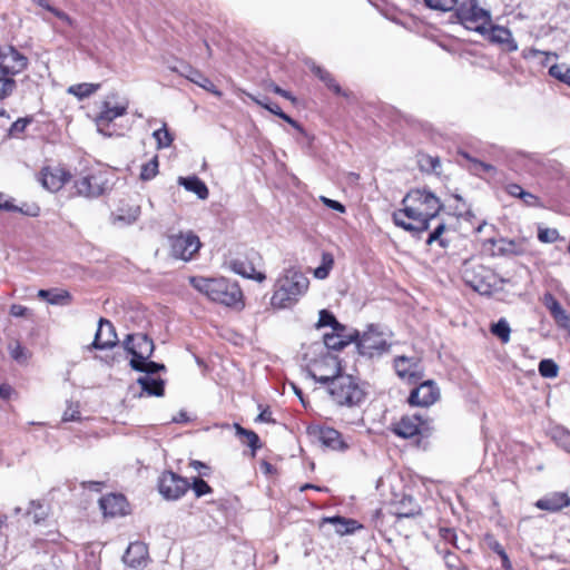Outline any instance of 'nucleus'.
Masks as SVG:
<instances>
[{
  "label": "nucleus",
  "mask_w": 570,
  "mask_h": 570,
  "mask_svg": "<svg viewBox=\"0 0 570 570\" xmlns=\"http://www.w3.org/2000/svg\"><path fill=\"white\" fill-rule=\"evenodd\" d=\"M443 205L439 197L424 188H414L402 199V208L392 213L393 223L412 234H421L429 229Z\"/></svg>",
  "instance_id": "1"
},
{
  "label": "nucleus",
  "mask_w": 570,
  "mask_h": 570,
  "mask_svg": "<svg viewBox=\"0 0 570 570\" xmlns=\"http://www.w3.org/2000/svg\"><path fill=\"white\" fill-rule=\"evenodd\" d=\"M309 288L307 276L295 267L284 269L273 284L269 306L274 311L291 309Z\"/></svg>",
  "instance_id": "2"
},
{
  "label": "nucleus",
  "mask_w": 570,
  "mask_h": 570,
  "mask_svg": "<svg viewBox=\"0 0 570 570\" xmlns=\"http://www.w3.org/2000/svg\"><path fill=\"white\" fill-rule=\"evenodd\" d=\"M189 284L212 302L229 307L243 305V291L237 282L229 278L190 276Z\"/></svg>",
  "instance_id": "3"
},
{
  "label": "nucleus",
  "mask_w": 570,
  "mask_h": 570,
  "mask_svg": "<svg viewBox=\"0 0 570 570\" xmlns=\"http://www.w3.org/2000/svg\"><path fill=\"white\" fill-rule=\"evenodd\" d=\"M455 16L468 30L480 33L491 43L499 42V27L492 22L490 11L480 7L478 0H462L455 7Z\"/></svg>",
  "instance_id": "4"
},
{
  "label": "nucleus",
  "mask_w": 570,
  "mask_h": 570,
  "mask_svg": "<svg viewBox=\"0 0 570 570\" xmlns=\"http://www.w3.org/2000/svg\"><path fill=\"white\" fill-rule=\"evenodd\" d=\"M303 361L309 375L326 387L342 373L341 361L321 343H313L303 347Z\"/></svg>",
  "instance_id": "5"
},
{
  "label": "nucleus",
  "mask_w": 570,
  "mask_h": 570,
  "mask_svg": "<svg viewBox=\"0 0 570 570\" xmlns=\"http://www.w3.org/2000/svg\"><path fill=\"white\" fill-rule=\"evenodd\" d=\"M332 401L338 406L348 409L361 406L366 397V383L358 376L341 373L327 386Z\"/></svg>",
  "instance_id": "6"
},
{
  "label": "nucleus",
  "mask_w": 570,
  "mask_h": 570,
  "mask_svg": "<svg viewBox=\"0 0 570 570\" xmlns=\"http://www.w3.org/2000/svg\"><path fill=\"white\" fill-rule=\"evenodd\" d=\"M129 101L120 98L118 94H109L97 104V111L92 118L98 132L112 137L121 136L115 120L128 114Z\"/></svg>",
  "instance_id": "7"
},
{
  "label": "nucleus",
  "mask_w": 570,
  "mask_h": 570,
  "mask_svg": "<svg viewBox=\"0 0 570 570\" xmlns=\"http://www.w3.org/2000/svg\"><path fill=\"white\" fill-rule=\"evenodd\" d=\"M390 430L394 435L404 440H412L416 446H420L434 432L433 419L419 412L406 413L392 422Z\"/></svg>",
  "instance_id": "8"
},
{
  "label": "nucleus",
  "mask_w": 570,
  "mask_h": 570,
  "mask_svg": "<svg viewBox=\"0 0 570 570\" xmlns=\"http://www.w3.org/2000/svg\"><path fill=\"white\" fill-rule=\"evenodd\" d=\"M263 265L262 254L253 247L239 245L229 254V268L235 274L259 284L267 279L266 272L261 268Z\"/></svg>",
  "instance_id": "9"
},
{
  "label": "nucleus",
  "mask_w": 570,
  "mask_h": 570,
  "mask_svg": "<svg viewBox=\"0 0 570 570\" xmlns=\"http://www.w3.org/2000/svg\"><path fill=\"white\" fill-rule=\"evenodd\" d=\"M72 195L95 198L110 188V173L100 165L85 167L73 180Z\"/></svg>",
  "instance_id": "10"
},
{
  "label": "nucleus",
  "mask_w": 570,
  "mask_h": 570,
  "mask_svg": "<svg viewBox=\"0 0 570 570\" xmlns=\"http://www.w3.org/2000/svg\"><path fill=\"white\" fill-rule=\"evenodd\" d=\"M170 255L188 262L195 257L202 247L199 237L191 230L168 235Z\"/></svg>",
  "instance_id": "11"
},
{
  "label": "nucleus",
  "mask_w": 570,
  "mask_h": 570,
  "mask_svg": "<svg viewBox=\"0 0 570 570\" xmlns=\"http://www.w3.org/2000/svg\"><path fill=\"white\" fill-rule=\"evenodd\" d=\"M464 277L466 284L482 295H491L497 288V274L483 265L474 266L472 271L465 269Z\"/></svg>",
  "instance_id": "12"
},
{
  "label": "nucleus",
  "mask_w": 570,
  "mask_h": 570,
  "mask_svg": "<svg viewBox=\"0 0 570 570\" xmlns=\"http://www.w3.org/2000/svg\"><path fill=\"white\" fill-rule=\"evenodd\" d=\"M406 402L412 407H430L435 404L441 396L440 389L433 380L420 381L413 384Z\"/></svg>",
  "instance_id": "13"
},
{
  "label": "nucleus",
  "mask_w": 570,
  "mask_h": 570,
  "mask_svg": "<svg viewBox=\"0 0 570 570\" xmlns=\"http://www.w3.org/2000/svg\"><path fill=\"white\" fill-rule=\"evenodd\" d=\"M29 65L28 58L11 45L0 46V75L14 76L21 73Z\"/></svg>",
  "instance_id": "14"
},
{
  "label": "nucleus",
  "mask_w": 570,
  "mask_h": 570,
  "mask_svg": "<svg viewBox=\"0 0 570 570\" xmlns=\"http://www.w3.org/2000/svg\"><path fill=\"white\" fill-rule=\"evenodd\" d=\"M158 491L167 501L179 500L190 488L186 478L171 471H165L158 479Z\"/></svg>",
  "instance_id": "15"
},
{
  "label": "nucleus",
  "mask_w": 570,
  "mask_h": 570,
  "mask_svg": "<svg viewBox=\"0 0 570 570\" xmlns=\"http://www.w3.org/2000/svg\"><path fill=\"white\" fill-rule=\"evenodd\" d=\"M360 354L368 357L381 355L390 347L383 334L370 327L355 341Z\"/></svg>",
  "instance_id": "16"
},
{
  "label": "nucleus",
  "mask_w": 570,
  "mask_h": 570,
  "mask_svg": "<svg viewBox=\"0 0 570 570\" xmlns=\"http://www.w3.org/2000/svg\"><path fill=\"white\" fill-rule=\"evenodd\" d=\"M396 375L409 384H417L424 376L421 360L417 357L396 356L393 361Z\"/></svg>",
  "instance_id": "17"
},
{
  "label": "nucleus",
  "mask_w": 570,
  "mask_h": 570,
  "mask_svg": "<svg viewBox=\"0 0 570 570\" xmlns=\"http://www.w3.org/2000/svg\"><path fill=\"white\" fill-rule=\"evenodd\" d=\"M124 347L136 361L149 360L155 350L154 341L144 333L127 335Z\"/></svg>",
  "instance_id": "18"
},
{
  "label": "nucleus",
  "mask_w": 570,
  "mask_h": 570,
  "mask_svg": "<svg viewBox=\"0 0 570 570\" xmlns=\"http://www.w3.org/2000/svg\"><path fill=\"white\" fill-rule=\"evenodd\" d=\"M358 337V332L340 324L323 336L324 348L341 351Z\"/></svg>",
  "instance_id": "19"
},
{
  "label": "nucleus",
  "mask_w": 570,
  "mask_h": 570,
  "mask_svg": "<svg viewBox=\"0 0 570 570\" xmlns=\"http://www.w3.org/2000/svg\"><path fill=\"white\" fill-rule=\"evenodd\" d=\"M71 178V174L60 166H45L40 171L41 185L50 190L58 191Z\"/></svg>",
  "instance_id": "20"
},
{
  "label": "nucleus",
  "mask_w": 570,
  "mask_h": 570,
  "mask_svg": "<svg viewBox=\"0 0 570 570\" xmlns=\"http://www.w3.org/2000/svg\"><path fill=\"white\" fill-rule=\"evenodd\" d=\"M117 343L118 336L114 324L109 320L101 317L98 323L95 338L88 347L95 350H108L115 347Z\"/></svg>",
  "instance_id": "21"
},
{
  "label": "nucleus",
  "mask_w": 570,
  "mask_h": 570,
  "mask_svg": "<svg viewBox=\"0 0 570 570\" xmlns=\"http://www.w3.org/2000/svg\"><path fill=\"white\" fill-rule=\"evenodd\" d=\"M391 505L397 518H415L422 513L421 505L409 494L395 495Z\"/></svg>",
  "instance_id": "22"
},
{
  "label": "nucleus",
  "mask_w": 570,
  "mask_h": 570,
  "mask_svg": "<svg viewBox=\"0 0 570 570\" xmlns=\"http://www.w3.org/2000/svg\"><path fill=\"white\" fill-rule=\"evenodd\" d=\"M318 440L327 449L344 452L350 449V444L337 430L323 426L318 429Z\"/></svg>",
  "instance_id": "23"
},
{
  "label": "nucleus",
  "mask_w": 570,
  "mask_h": 570,
  "mask_svg": "<svg viewBox=\"0 0 570 570\" xmlns=\"http://www.w3.org/2000/svg\"><path fill=\"white\" fill-rule=\"evenodd\" d=\"M105 517H119L127 513L128 503L122 494H109L99 500Z\"/></svg>",
  "instance_id": "24"
},
{
  "label": "nucleus",
  "mask_w": 570,
  "mask_h": 570,
  "mask_svg": "<svg viewBox=\"0 0 570 570\" xmlns=\"http://www.w3.org/2000/svg\"><path fill=\"white\" fill-rule=\"evenodd\" d=\"M543 303L556 324L570 333V314L561 306L558 299L548 293L544 295Z\"/></svg>",
  "instance_id": "25"
},
{
  "label": "nucleus",
  "mask_w": 570,
  "mask_h": 570,
  "mask_svg": "<svg viewBox=\"0 0 570 570\" xmlns=\"http://www.w3.org/2000/svg\"><path fill=\"white\" fill-rule=\"evenodd\" d=\"M148 558V548L142 542H132L128 546L122 561L130 568H139L146 564Z\"/></svg>",
  "instance_id": "26"
},
{
  "label": "nucleus",
  "mask_w": 570,
  "mask_h": 570,
  "mask_svg": "<svg viewBox=\"0 0 570 570\" xmlns=\"http://www.w3.org/2000/svg\"><path fill=\"white\" fill-rule=\"evenodd\" d=\"M476 233V242L481 247V252L483 254L494 256V247L497 245L494 227L492 225L483 223L478 227Z\"/></svg>",
  "instance_id": "27"
},
{
  "label": "nucleus",
  "mask_w": 570,
  "mask_h": 570,
  "mask_svg": "<svg viewBox=\"0 0 570 570\" xmlns=\"http://www.w3.org/2000/svg\"><path fill=\"white\" fill-rule=\"evenodd\" d=\"M233 428L240 443L250 449L252 456L254 458L256 452L263 446L258 434L253 430L243 428L239 423H234Z\"/></svg>",
  "instance_id": "28"
},
{
  "label": "nucleus",
  "mask_w": 570,
  "mask_h": 570,
  "mask_svg": "<svg viewBox=\"0 0 570 570\" xmlns=\"http://www.w3.org/2000/svg\"><path fill=\"white\" fill-rule=\"evenodd\" d=\"M460 163L473 175L476 176H484L489 173H492L495 170V168L482 160H479L472 156H470L465 151H459Z\"/></svg>",
  "instance_id": "29"
},
{
  "label": "nucleus",
  "mask_w": 570,
  "mask_h": 570,
  "mask_svg": "<svg viewBox=\"0 0 570 570\" xmlns=\"http://www.w3.org/2000/svg\"><path fill=\"white\" fill-rule=\"evenodd\" d=\"M140 214V207L137 204H131L121 199L117 208L112 212L115 220L130 224L135 222Z\"/></svg>",
  "instance_id": "30"
},
{
  "label": "nucleus",
  "mask_w": 570,
  "mask_h": 570,
  "mask_svg": "<svg viewBox=\"0 0 570 570\" xmlns=\"http://www.w3.org/2000/svg\"><path fill=\"white\" fill-rule=\"evenodd\" d=\"M37 296L51 305H69L72 301L71 294L61 288L39 289Z\"/></svg>",
  "instance_id": "31"
},
{
  "label": "nucleus",
  "mask_w": 570,
  "mask_h": 570,
  "mask_svg": "<svg viewBox=\"0 0 570 570\" xmlns=\"http://www.w3.org/2000/svg\"><path fill=\"white\" fill-rule=\"evenodd\" d=\"M569 504H570V498L568 497L567 493H563V492H556V493L549 494V495L540 499L535 503V505L539 509L549 510V511H558Z\"/></svg>",
  "instance_id": "32"
},
{
  "label": "nucleus",
  "mask_w": 570,
  "mask_h": 570,
  "mask_svg": "<svg viewBox=\"0 0 570 570\" xmlns=\"http://www.w3.org/2000/svg\"><path fill=\"white\" fill-rule=\"evenodd\" d=\"M178 184L184 186L186 190L196 194L199 199H207L209 196L206 184L197 176L179 177Z\"/></svg>",
  "instance_id": "33"
},
{
  "label": "nucleus",
  "mask_w": 570,
  "mask_h": 570,
  "mask_svg": "<svg viewBox=\"0 0 570 570\" xmlns=\"http://www.w3.org/2000/svg\"><path fill=\"white\" fill-rule=\"evenodd\" d=\"M137 383L141 386L142 391L149 396H164L165 381L163 379H153L149 376H140Z\"/></svg>",
  "instance_id": "34"
},
{
  "label": "nucleus",
  "mask_w": 570,
  "mask_h": 570,
  "mask_svg": "<svg viewBox=\"0 0 570 570\" xmlns=\"http://www.w3.org/2000/svg\"><path fill=\"white\" fill-rule=\"evenodd\" d=\"M324 523H330L333 525L335 533L340 535L350 534L355 531L357 528V522L352 519H345L341 517L325 518L323 519Z\"/></svg>",
  "instance_id": "35"
},
{
  "label": "nucleus",
  "mask_w": 570,
  "mask_h": 570,
  "mask_svg": "<svg viewBox=\"0 0 570 570\" xmlns=\"http://www.w3.org/2000/svg\"><path fill=\"white\" fill-rule=\"evenodd\" d=\"M187 78L190 81H193L194 83H196L199 87H202L205 90H207L208 92H212L213 95H215L217 97H222L223 96L222 91L217 89L215 83L208 77H206L204 73H202L200 71L195 70V69H190V72L187 76Z\"/></svg>",
  "instance_id": "36"
},
{
  "label": "nucleus",
  "mask_w": 570,
  "mask_h": 570,
  "mask_svg": "<svg viewBox=\"0 0 570 570\" xmlns=\"http://www.w3.org/2000/svg\"><path fill=\"white\" fill-rule=\"evenodd\" d=\"M312 71L335 95H344L340 83L328 70L320 66H315Z\"/></svg>",
  "instance_id": "37"
},
{
  "label": "nucleus",
  "mask_w": 570,
  "mask_h": 570,
  "mask_svg": "<svg viewBox=\"0 0 570 570\" xmlns=\"http://www.w3.org/2000/svg\"><path fill=\"white\" fill-rule=\"evenodd\" d=\"M334 256L330 252L322 253V263L318 267H316L313 272V275L317 279H325L328 277L331 271L334 267Z\"/></svg>",
  "instance_id": "38"
},
{
  "label": "nucleus",
  "mask_w": 570,
  "mask_h": 570,
  "mask_svg": "<svg viewBox=\"0 0 570 570\" xmlns=\"http://www.w3.org/2000/svg\"><path fill=\"white\" fill-rule=\"evenodd\" d=\"M129 364L132 370H135L137 372L147 373V374H155V373L166 370L164 364L156 363V362L148 361V360H144V361L130 360Z\"/></svg>",
  "instance_id": "39"
},
{
  "label": "nucleus",
  "mask_w": 570,
  "mask_h": 570,
  "mask_svg": "<svg viewBox=\"0 0 570 570\" xmlns=\"http://www.w3.org/2000/svg\"><path fill=\"white\" fill-rule=\"evenodd\" d=\"M100 88L99 83H76L68 88V94L77 97L78 99H85L95 94Z\"/></svg>",
  "instance_id": "40"
},
{
  "label": "nucleus",
  "mask_w": 570,
  "mask_h": 570,
  "mask_svg": "<svg viewBox=\"0 0 570 570\" xmlns=\"http://www.w3.org/2000/svg\"><path fill=\"white\" fill-rule=\"evenodd\" d=\"M417 164L420 169L425 173L439 174V169L441 168L440 158L428 154L419 155Z\"/></svg>",
  "instance_id": "41"
},
{
  "label": "nucleus",
  "mask_w": 570,
  "mask_h": 570,
  "mask_svg": "<svg viewBox=\"0 0 570 570\" xmlns=\"http://www.w3.org/2000/svg\"><path fill=\"white\" fill-rule=\"evenodd\" d=\"M159 173V159L155 155L149 161L141 165L139 178L144 181L155 178Z\"/></svg>",
  "instance_id": "42"
},
{
  "label": "nucleus",
  "mask_w": 570,
  "mask_h": 570,
  "mask_svg": "<svg viewBox=\"0 0 570 570\" xmlns=\"http://www.w3.org/2000/svg\"><path fill=\"white\" fill-rule=\"evenodd\" d=\"M525 253V239L505 240L501 238V254L522 255Z\"/></svg>",
  "instance_id": "43"
},
{
  "label": "nucleus",
  "mask_w": 570,
  "mask_h": 570,
  "mask_svg": "<svg viewBox=\"0 0 570 570\" xmlns=\"http://www.w3.org/2000/svg\"><path fill=\"white\" fill-rule=\"evenodd\" d=\"M538 370L540 375L547 379H554L559 374V366L551 358L540 361Z\"/></svg>",
  "instance_id": "44"
},
{
  "label": "nucleus",
  "mask_w": 570,
  "mask_h": 570,
  "mask_svg": "<svg viewBox=\"0 0 570 570\" xmlns=\"http://www.w3.org/2000/svg\"><path fill=\"white\" fill-rule=\"evenodd\" d=\"M153 136L156 139L157 147L159 149L169 147L174 141V137L169 132L166 124H164V126L161 128L155 130Z\"/></svg>",
  "instance_id": "45"
},
{
  "label": "nucleus",
  "mask_w": 570,
  "mask_h": 570,
  "mask_svg": "<svg viewBox=\"0 0 570 570\" xmlns=\"http://www.w3.org/2000/svg\"><path fill=\"white\" fill-rule=\"evenodd\" d=\"M446 230V226L444 224H439L428 236L426 245L431 246L434 243H438L441 248H445L448 246V240L443 238V234Z\"/></svg>",
  "instance_id": "46"
},
{
  "label": "nucleus",
  "mask_w": 570,
  "mask_h": 570,
  "mask_svg": "<svg viewBox=\"0 0 570 570\" xmlns=\"http://www.w3.org/2000/svg\"><path fill=\"white\" fill-rule=\"evenodd\" d=\"M17 88V81L10 76L0 75V100L11 96Z\"/></svg>",
  "instance_id": "47"
},
{
  "label": "nucleus",
  "mask_w": 570,
  "mask_h": 570,
  "mask_svg": "<svg viewBox=\"0 0 570 570\" xmlns=\"http://www.w3.org/2000/svg\"><path fill=\"white\" fill-rule=\"evenodd\" d=\"M27 515L31 517L35 523H39L47 518L48 513L41 503L30 501Z\"/></svg>",
  "instance_id": "48"
},
{
  "label": "nucleus",
  "mask_w": 570,
  "mask_h": 570,
  "mask_svg": "<svg viewBox=\"0 0 570 570\" xmlns=\"http://www.w3.org/2000/svg\"><path fill=\"white\" fill-rule=\"evenodd\" d=\"M341 323L336 320L334 314L327 309L320 311L318 321L316 323V327H331L333 330L334 327L338 326Z\"/></svg>",
  "instance_id": "49"
},
{
  "label": "nucleus",
  "mask_w": 570,
  "mask_h": 570,
  "mask_svg": "<svg viewBox=\"0 0 570 570\" xmlns=\"http://www.w3.org/2000/svg\"><path fill=\"white\" fill-rule=\"evenodd\" d=\"M424 3L433 10L446 12L455 9L459 0H424Z\"/></svg>",
  "instance_id": "50"
},
{
  "label": "nucleus",
  "mask_w": 570,
  "mask_h": 570,
  "mask_svg": "<svg viewBox=\"0 0 570 570\" xmlns=\"http://www.w3.org/2000/svg\"><path fill=\"white\" fill-rule=\"evenodd\" d=\"M549 73L558 80L570 86V68L563 66L553 65L549 69Z\"/></svg>",
  "instance_id": "51"
},
{
  "label": "nucleus",
  "mask_w": 570,
  "mask_h": 570,
  "mask_svg": "<svg viewBox=\"0 0 570 570\" xmlns=\"http://www.w3.org/2000/svg\"><path fill=\"white\" fill-rule=\"evenodd\" d=\"M80 405L79 403H69L67 405V409L63 412L62 421L63 422H73V421H80Z\"/></svg>",
  "instance_id": "52"
},
{
  "label": "nucleus",
  "mask_w": 570,
  "mask_h": 570,
  "mask_svg": "<svg viewBox=\"0 0 570 570\" xmlns=\"http://www.w3.org/2000/svg\"><path fill=\"white\" fill-rule=\"evenodd\" d=\"M559 237V232L556 228H539L538 230V239L544 244L554 243Z\"/></svg>",
  "instance_id": "53"
},
{
  "label": "nucleus",
  "mask_w": 570,
  "mask_h": 570,
  "mask_svg": "<svg viewBox=\"0 0 570 570\" xmlns=\"http://www.w3.org/2000/svg\"><path fill=\"white\" fill-rule=\"evenodd\" d=\"M518 49L517 42L511 38V32L501 27V50L514 51Z\"/></svg>",
  "instance_id": "54"
},
{
  "label": "nucleus",
  "mask_w": 570,
  "mask_h": 570,
  "mask_svg": "<svg viewBox=\"0 0 570 570\" xmlns=\"http://www.w3.org/2000/svg\"><path fill=\"white\" fill-rule=\"evenodd\" d=\"M190 488L194 490L195 495L197 498H200L212 492V488L207 484V482L199 478L194 479V482L190 484Z\"/></svg>",
  "instance_id": "55"
},
{
  "label": "nucleus",
  "mask_w": 570,
  "mask_h": 570,
  "mask_svg": "<svg viewBox=\"0 0 570 570\" xmlns=\"http://www.w3.org/2000/svg\"><path fill=\"white\" fill-rule=\"evenodd\" d=\"M438 551H439L440 554L443 556L445 564L449 567L450 570H458L459 569L458 558H456L455 554H453L452 552L448 551L446 549H441L439 546H438Z\"/></svg>",
  "instance_id": "56"
},
{
  "label": "nucleus",
  "mask_w": 570,
  "mask_h": 570,
  "mask_svg": "<svg viewBox=\"0 0 570 570\" xmlns=\"http://www.w3.org/2000/svg\"><path fill=\"white\" fill-rule=\"evenodd\" d=\"M259 407L262 410H261V413L256 416L255 422L256 423L274 424L276 421L273 417V413H272L269 406L262 407V405H259Z\"/></svg>",
  "instance_id": "57"
},
{
  "label": "nucleus",
  "mask_w": 570,
  "mask_h": 570,
  "mask_svg": "<svg viewBox=\"0 0 570 570\" xmlns=\"http://www.w3.org/2000/svg\"><path fill=\"white\" fill-rule=\"evenodd\" d=\"M32 121V118H19L10 127V134L16 135L23 132L27 126Z\"/></svg>",
  "instance_id": "58"
},
{
  "label": "nucleus",
  "mask_w": 570,
  "mask_h": 570,
  "mask_svg": "<svg viewBox=\"0 0 570 570\" xmlns=\"http://www.w3.org/2000/svg\"><path fill=\"white\" fill-rule=\"evenodd\" d=\"M440 534H441V538L444 541V543H451L455 548H458V549L460 548V546L458 544V535L453 530L441 529Z\"/></svg>",
  "instance_id": "59"
},
{
  "label": "nucleus",
  "mask_w": 570,
  "mask_h": 570,
  "mask_svg": "<svg viewBox=\"0 0 570 570\" xmlns=\"http://www.w3.org/2000/svg\"><path fill=\"white\" fill-rule=\"evenodd\" d=\"M520 199L523 202V204L525 206H529V207H541L542 206L541 200L538 196H535L529 191H525V190H524L522 197H520Z\"/></svg>",
  "instance_id": "60"
},
{
  "label": "nucleus",
  "mask_w": 570,
  "mask_h": 570,
  "mask_svg": "<svg viewBox=\"0 0 570 570\" xmlns=\"http://www.w3.org/2000/svg\"><path fill=\"white\" fill-rule=\"evenodd\" d=\"M10 355L16 361H22L26 358V351L24 347L19 343L16 342L13 345H10Z\"/></svg>",
  "instance_id": "61"
},
{
  "label": "nucleus",
  "mask_w": 570,
  "mask_h": 570,
  "mask_svg": "<svg viewBox=\"0 0 570 570\" xmlns=\"http://www.w3.org/2000/svg\"><path fill=\"white\" fill-rule=\"evenodd\" d=\"M321 202H322L326 207H328V208H331V209H334V210H336V212H338V213H345V210H346L345 206H344L342 203H340V202H337V200H334V199H331V198H327V197H325V196H322V197H321Z\"/></svg>",
  "instance_id": "62"
},
{
  "label": "nucleus",
  "mask_w": 570,
  "mask_h": 570,
  "mask_svg": "<svg viewBox=\"0 0 570 570\" xmlns=\"http://www.w3.org/2000/svg\"><path fill=\"white\" fill-rule=\"evenodd\" d=\"M272 90H273V92H275L276 95H278V96H281V97H283V98H285V99L289 100V101H291L292 104H294V105L297 102V98H296L295 96H293L291 91H287V90H285V89L281 88V87H279V86H277V85H273Z\"/></svg>",
  "instance_id": "63"
},
{
  "label": "nucleus",
  "mask_w": 570,
  "mask_h": 570,
  "mask_svg": "<svg viewBox=\"0 0 570 570\" xmlns=\"http://www.w3.org/2000/svg\"><path fill=\"white\" fill-rule=\"evenodd\" d=\"M10 315L13 317H24L28 315V308L20 304H12L10 306Z\"/></svg>",
  "instance_id": "64"
}]
</instances>
